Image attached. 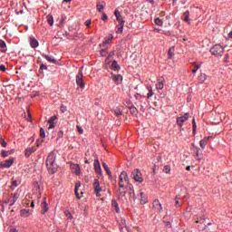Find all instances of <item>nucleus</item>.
<instances>
[{"label": "nucleus", "instance_id": "nucleus-1", "mask_svg": "<svg viewBox=\"0 0 232 232\" xmlns=\"http://www.w3.org/2000/svg\"><path fill=\"white\" fill-rule=\"evenodd\" d=\"M128 184H130V178L128 177V173L126 171H122L119 176V189L121 197H124L126 195V189L128 188Z\"/></svg>", "mask_w": 232, "mask_h": 232}, {"label": "nucleus", "instance_id": "nucleus-2", "mask_svg": "<svg viewBox=\"0 0 232 232\" xmlns=\"http://www.w3.org/2000/svg\"><path fill=\"white\" fill-rule=\"evenodd\" d=\"M57 159V156L55 155V152H50L47 160H46V168L49 173L53 175V173L57 172V169H59V166L57 165V162L55 161Z\"/></svg>", "mask_w": 232, "mask_h": 232}, {"label": "nucleus", "instance_id": "nucleus-3", "mask_svg": "<svg viewBox=\"0 0 232 232\" xmlns=\"http://www.w3.org/2000/svg\"><path fill=\"white\" fill-rule=\"evenodd\" d=\"M210 53L215 57H222L224 55V47L220 44H215L210 48Z\"/></svg>", "mask_w": 232, "mask_h": 232}, {"label": "nucleus", "instance_id": "nucleus-4", "mask_svg": "<svg viewBox=\"0 0 232 232\" xmlns=\"http://www.w3.org/2000/svg\"><path fill=\"white\" fill-rule=\"evenodd\" d=\"M83 77L84 76L82 75V67H81L78 74L76 75V84L82 89H84V86H85L84 80H82Z\"/></svg>", "mask_w": 232, "mask_h": 232}, {"label": "nucleus", "instance_id": "nucleus-5", "mask_svg": "<svg viewBox=\"0 0 232 232\" xmlns=\"http://www.w3.org/2000/svg\"><path fill=\"white\" fill-rule=\"evenodd\" d=\"M94 193L96 197L101 198V192L102 191V187L99 182V179H95L93 182Z\"/></svg>", "mask_w": 232, "mask_h": 232}, {"label": "nucleus", "instance_id": "nucleus-6", "mask_svg": "<svg viewBox=\"0 0 232 232\" xmlns=\"http://www.w3.org/2000/svg\"><path fill=\"white\" fill-rule=\"evenodd\" d=\"M152 209L156 213H164V210L162 208V204H160V201L159 199H155L152 203Z\"/></svg>", "mask_w": 232, "mask_h": 232}, {"label": "nucleus", "instance_id": "nucleus-7", "mask_svg": "<svg viewBox=\"0 0 232 232\" xmlns=\"http://www.w3.org/2000/svg\"><path fill=\"white\" fill-rule=\"evenodd\" d=\"M131 177L136 182H143L144 181V179H142V174L137 169L132 171Z\"/></svg>", "mask_w": 232, "mask_h": 232}, {"label": "nucleus", "instance_id": "nucleus-8", "mask_svg": "<svg viewBox=\"0 0 232 232\" xmlns=\"http://www.w3.org/2000/svg\"><path fill=\"white\" fill-rule=\"evenodd\" d=\"M188 119H189V113H185L183 116L179 117L177 119V124L179 128H182L184 122H186V121H188Z\"/></svg>", "mask_w": 232, "mask_h": 232}, {"label": "nucleus", "instance_id": "nucleus-9", "mask_svg": "<svg viewBox=\"0 0 232 232\" xmlns=\"http://www.w3.org/2000/svg\"><path fill=\"white\" fill-rule=\"evenodd\" d=\"M138 197L140 198V204H142V205L148 204V196H146V194L144 192H140Z\"/></svg>", "mask_w": 232, "mask_h": 232}, {"label": "nucleus", "instance_id": "nucleus-10", "mask_svg": "<svg viewBox=\"0 0 232 232\" xmlns=\"http://www.w3.org/2000/svg\"><path fill=\"white\" fill-rule=\"evenodd\" d=\"M112 81L117 85L121 84L122 82V75H121V74H112Z\"/></svg>", "mask_w": 232, "mask_h": 232}, {"label": "nucleus", "instance_id": "nucleus-11", "mask_svg": "<svg viewBox=\"0 0 232 232\" xmlns=\"http://www.w3.org/2000/svg\"><path fill=\"white\" fill-rule=\"evenodd\" d=\"M94 171L101 175L102 173V169H101V163L99 162V160H94Z\"/></svg>", "mask_w": 232, "mask_h": 232}, {"label": "nucleus", "instance_id": "nucleus-12", "mask_svg": "<svg viewBox=\"0 0 232 232\" xmlns=\"http://www.w3.org/2000/svg\"><path fill=\"white\" fill-rule=\"evenodd\" d=\"M55 121H57V116H53L48 120L49 130L55 128Z\"/></svg>", "mask_w": 232, "mask_h": 232}, {"label": "nucleus", "instance_id": "nucleus-13", "mask_svg": "<svg viewBox=\"0 0 232 232\" xmlns=\"http://www.w3.org/2000/svg\"><path fill=\"white\" fill-rule=\"evenodd\" d=\"M14 164V160H7L0 163V168H10Z\"/></svg>", "mask_w": 232, "mask_h": 232}, {"label": "nucleus", "instance_id": "nucleus-14", "mask_svg": "<svg viewBox=\"0 0 232 232\" xmlns=\"http://www.w3.org/2000/svg\"><path fill=\"white\" fill-rule=\"evenodd\" d=\"M71 169L76 175H81V167H79V164H71Z\"/></svg>", "mask_w": 232, "mask_h": 232}, {"label": "nucleus", "instance_id": "nucleus-15", "mask_svg": "<svg viewBox=\"0 0 232 232\" xmlns=\"http://www.w3.org/2000/svg\"><path fill=\"white\" fill-rule=\"evenodd\" d=\"M35 151H37L35 147H29L25 149V157H30V155H32V153H35Z\"/></svg>", "mask_w": 232, "mask_h": 232}, {"label": "nucleus", "instance_id": "nucleus-16", "mask_svg": "<svg viewBox=\"0 0 232 232\" xmlns=\"http://www.w3.org/2000/svg\"><path fill=\"white\" fill-rule=\"evenodd\" d=\"M80 187H81V181H78L75 184V188H74V193H75L76 198H78V199H81V198H82V196L79 194Z\"/></svg>", "mask_w": 232, "mask_h": 232}, {"label": "nucleus", "instance_id": "nucleus-17", "mask_svg": "<svg viewBox=\"0 0 232 232\" xmlns=\"http://www.w3.org/2000/svg\"><path fill=\"white\" fill-rule=\"evenodd\" d=\"M164 79H159L156 83V90H164Z\"/></svg>", "mask_w": 232, "mask_h": 232}, {"label": "nucleus", "instance_id": "nucleus-18", "mask_svg": "<svg viewBox=\"0 0 232 232\" xmlns=\"http://www.w3.org/2000/svg\"><path fill=\"white\" fill-rule=\"evenodd\" d=\"M202 150H204V147L196 148L194 151H196V155L198 157V160H200L202 159Z\"/></svg>", "mask_w": 232, "mask_h": 232}, {"label": "nucleus", "instance_id": "nucleus-19", "mask_svg": "<svg viewBox=\"0 0 232 232\" xmlns=\"http://www.w3.org/2000/svg\"><path fill=\"white\" fill-rule=\"evenodd\" d=\"M114 14L119 24H121V23H124V20H122V15H121V13L118 10L114 12Z\"/></svg>", "mask_w": 232, "mask_h": 232}, {"label": "nucleus", "instance_id": "nucleus-20", "mask_svg": "<svg viewBox=\"0 0 232 232\" xmlns=\"http://www.w3.org/2000/svg\"><path fill=\"white\" fill-rule=\"evenodd\" d=\"M30 46L31 48H37L39 46V42L35 38H30Z\"/></svg>", "mask_w": 232, "mask_h": 232}, {"label": "nucleus", "instance_id": "nucleus-21", "mask_svg": "<svg viewBox=\"0 0 232 232\" xmlns=\"http://www.w3.org/2000/svg\"><path fill=\"white\" fill-rule=\"evenodd\" d=\"M111 70H113L114 72H117L119 70H121V66L119 65V63H117V61H113L111 65Z\"/></svg>", "mask_w": 232, "mask_h": 232}, {"label": "nucleus", "instance_id": "nucleus-22", "mask_svg": "<svg viewBox=\"0 0 232 232\" xmlns=\"http://www.w3.org/2000/svg\"><path fill=\"white\" fill-rule=\"evenodd\" d=\"M113 40V34H109L108 37L104 38L103 44H110Z\"/></svg>", "mask_w": 232, "mask_h": 232}, {"label": "nucleus", "instance_id": "nucleus-23", "mask_svg": "<svg viewBox=\"0 0 232 232\" xmlns=\"http://www.w3.org/2000/svg\"><path fill=\"white\" fill-rule=\"evenodd\" d=\"M208 79V75H206V73H201L198 77V80L199 81V82H205Z\"/></svg>", "mask_w": 232, "mask_h": 232}, {"label": "nucleus", "instance_id": "nucleus-24", "mask_svg": "<svg viewBox=\"0 0 232 232\" xmlns=\"http://www.w3.org/2000/svg\"><path fill=\"white\" fill-rule=\"evenodd\" d=\"M46 211H48V203H46V201H44L42 203V213H43V215H44V213H46Z\"/></svg>", "mask_w": 232, "mask_h": 232}, {"label": "nucleus", "instance_id": "nucleus-25", "mask_svg": "<svg viewBox=\"0 0 232 232\" xmlns=\"http://www.w3.org/2000/svg\"><path fill=\"white\" fill-rule=\"evenodd\" d=\"M44 59H46V61H48L49 63H53V64H55V63H57V60L54 58H52V56L50 55H44Z\"/></svg>", "mask_w": 232, "mask_h": 232}, {"label": "nucleus", "instance_id": "nucleus-26", "mask_svg": "<svg viewBox=\"0 0 232 232\" xmlns=\"http://www.w3.org/2000/svg\"><path fill=\"white\" fill-rule=\"evenodd\" d=\"M124 29V22H121V24H120L117 26V31L116 34H122V30Z\"/></svg>", "mask_w": 232, "mask_h": 232}, {"label": "nucleus", "instance_id": "nucleus-27", "mask_svg": "<svg viewBox=\"0 0 232 232\" xmlns=\"http://www.w3.org/2000/svg\"><path fill=\"white\" fill-rule=\"evenodd\" d=\"M183 21H185V23H189V11L183 13Z\"/></svg>", "mask_w": 232, "mask_h": 232}, {"label": "nucleus", "instance_id": "nucleus-28", "mask_svg": "<svg viewBox=\"0 0 232 232\" xmlns=\"http://www.w3.org/2000/svg\"><path fill=\"white\" fill-rule=\"evenodd\" d=\"M0 48H2V52L3 53H6V43H5V41L3 40H0Z\"/></svg>", "mask_w": 232, "mask_h": 232}, {"label": "nucleus", "instance_id": "nucleus-29", "mask_svg": "<svg viewBox=\"0 0 232 232\" xmlns=\"http://www.w3.org/2000/svg\"><path fill=\"white\" fill-rule=\"evenodd\" d=\"M21 217H30V210L29 209H22Z\"/></svg>", "mask_w": 232, "mask_h": 232}, {"label": "nucleus", "instance_id": "nucleus-30", "mask_svg": "<svg viewBox=\"0 0 232 232\" xmlns=\"http://www.w3.org/2000/svg\"><path fill=\"white\" fill-rule=\"evenodd\" d=\"M47 23L50 26H53V16L49 14L47 15Z\"/></svg>", "mask_w": 232, "mask_h": 232}, {"label": "nucleus", "instance_id": "nucleus-31", "mask_svg": "<svg viewBox=\"0 0 232 232\" xmlns=\"http://www.w3.org/2000/svg\"><path fill=\"white\" fill-rule=\"evenodd\" d=\"M193 64H194V69L192 70V73H197V72H198V70H200L202 65L196 64L195 63H193Z\"/></svg>", "mask_w": 232, "mask_h": 232}, {"label": "nucleus", "instance_id": "nucleus-32", "mask_svg": "<svg viewBox=\"0 0 232 232\" xmlns=\"http://www.w3.org/2000/svg\"><path fill=\"white\" fill-rule=\"evenodd\" d=\"M17 194H14L12 198V199L10 200V206H14L15 204V202H17Z\"/></svg>", "mask_w": 232, "mask_h": 232}, {"label": "nucleus", "instance_id": "nucleus-33", "mask_svg": "<svg viewBox=\"0 0 232 232\" xmlns=\"http://www.w3.org/2000/svg\"><path fill=\"white\" fill-rule=\"evenodd\" d=\"M103 169H105L107 175L111 178V171H110V168L108 167V165H106V163H103Z\"/></svg>", "mask_w": 232, "mask_h": 232}, {"label": "nucleus", "instance_id": "nucleus-34", "mask_svg": "<svg viewBox=\"0 0 232 232\" xmlns=\"http://www.w3.org/2000/svg\"><path fill=\"white\" fill-rule=\"evenodd\" d=\"M8 155H12V150H2V157L6 158Z\"/></svg>", "mask_w": 232, "mask_h": 232}, {"label": "nucleus", "instance_id": "nucleus-35", "mask_svg": "<svg viewBox=\"0 0 232 232\" xmlns=\"http://www.w3.org/2000/svg\"><path fill=\"white\" fill-rule=\"evenodd\" d=\"M111 204H112L113 208H115L116 213H119V211H120L121 209L119 208V204L117 203V201L112 200V201H111Z\"/></svg>", "mask_w": 232, "mask_h": 232}, {"label": "nucleus", "instance_id": "nucleus-36", "mask_svg": "<svg viewBox=\"0 0 232 232\" xmlns=\"http://www.w3.org/2000/svg\"><path fill=\"white\" fill-rule=\"evenodd\" d=\"M130 111L131 115H137V113H139L136 107H130Z\"/></svg>", "mask_w": 232, "mask_h": 232}, {"label": "nucleus", "instance_id": "nucleus-37", "mask_svg": "<svg viewBox=\"0 0 232 232\" xmlns=\"http://www.w3.org/2000/svg\"><path fill=\"white\" fill-rule=\"evenodd\" d=\"M171 168L169 165H165L163 168V173H170Z\"/></svg>", "mask_w": 232, "mask_h": 232}, {"label": "nucleus", "instance_id": "nucleus-38", "mask_svg": "<svg viewBox=\"0 0 232 232\" xmlns=\"http://www.w3.org/2000/svg\"><path fill=\"white\" fill-rule=\"evenodd\" d=\"M154 23H155V24H157V26H162L164 22H162V20L160 18H156Z\"/></svg>", "mask_w": 232, "mask_h": 232}, {"label": "nucleus", "instance_id": "nucleus-39", "mask_svg": "<svg viewBox=\"0 0 232 232\" xmlns=\"http://www.w3.org/2000/svg\"><path fill=\"white\" fill-rule=\"evenodd\" d=\"M148 91L147 98L150 99V97H153V89H151V87H148Z\"/></svg>", "mask_w": 232, "mask_h": 232}, {"label": "nucleus", "instance_id": "nucleus-40", "mask_svg": "<svg viewBox=\"0 0 232 232\" xmlns=\"http://www.w3.org/2000/svg\"><path fill=\"white\" fill-rule=\"evenodd\" d=\"M208 140H209V138H205L204 140H201L199 141L200 146H206L208 145Z\"/></svg>", "mask_w": 232, "mask_h": 232}, {"label": "nucleus", "instance_id": "nucleus-41", "mask_svg": "<svg viewBox=\"0 0 232 232\" xmlns=\"http://www.w3.org/2000/svg\"><path fill=\"white\" fill-rule=\"evenodd\" d=\"M175 52V47H172L169 49V59H171L173 57V53Z\"/></svg>", "mask_w": 232, "mask_h": 232}, {"label": "nucleus", "instance_id": "nucleus-42", "mask_svg": "<svg viewBox=\"0 0 232 232\" xmlns=\"http://www.w3.org/2000/svg\"><path fill=\"white\" fill-rule=\"evenodd\" d=\"M96 8L98 12H102V10H104V5H101V3H97Z\"/></svg>", "mask_w": 232, "mask_h": 232}, {"label": "nucleus", "instance_id": "nucleus-43", "mask_svg": "<svg viewBox=\"0 0 232 232\" xmlns=\"http://www.w3.org/2000/svg\"><path fill=\"white\" fill-rule=\"evenodd\" d=\"M114 114H115L116 117H121V115H122V112L121 111V110L115 109L114 110Z\"/></svg>", "mask_w": 232, "mask_h": 232}, {"label": "nucleus", "instance_id": "nucleus-44", "mask_svg": "<svg viewBox=\"0 0 232 232\" xmlns=\"http://www.w3.org/2000/svg\"><path fill=\"white\" fill-rule=\"evenodd\" d=\"M40 137H42V139H44L46 137L44 129H43V128L40 129Z\"/></svg>", "mask_w": 232, "mask_h": 232}, {"label": "nucleus", "instance_id": "nucleus-45", "mask_svg": "<svg viewBox=\"0 0 232 232\" xmlns=\"http://www.w3.org/2000/svg\"><path fill=\"white\" fill-rule=\"evenodd\" d=\"M192 130L193 131H197V122L195 121V119L192 120Z\"/></svg>", "mask_w": 232, "mask_h": 232}, {"label": "nucleus", "instance_id": "nucleus-46", "mask_svg": "<svg viewBox=\"0 0 232 232\" xmlns=\"http://www.w3.org/2000/svg\"><path fill=\"white\" fill-rule=\"evenodd\" d=\"M66 110H67V108H66L65 105H62V106L60 107V111H61V113H65Z\"/></svg>", "mask_w": 232, "mask_h": 232}, {"label": "nucleus", "instance_id": "nucleus-47", "mask_svg": "<svg viewBox=\"0 0 232 232\" xmlns=\"http://www.w3.org/2000/svg\"><path fill=\"white\" fill-rule=\"evenodd\" d=\"M0 145L1 146H6V141H5V140L1 136H0Z\"/></svg>", "mask_w": 232, "mask_h": 232}, {"label": "nucleus", "instance_id": "nucleus-48", "mask_svg": "<svg viewBox=\"0 0 232 232\" xmlns=\"http://www.w3.org/2000/svg\"><path fill=\"white\" fill-rule=\"evenodd\" d=\"M85 25H86L88 28H90V26L92 25V20H87V21L85 22Z\"/></svg>", "mask_w": 232, "mask_h": 232}, {"label": "nucleus", "instance_id": "nucleus-49", "mask_svg": "<svg viewBox=\"0 0 232 232\" xmlns=\"http://www.w3.org/2000/svg\"><path fill=\"white\" fill-rule=\"evenodd\" d=\"M0 72H6V67L4 64L0 65Z\"/></svg>", "mask_w": 232, "mask_h": 232}, {"label": "nucleus", "instance_id": "nucleus-50", "mask_svg": "<svg viewBox=\"0 0 232 232\" xmlns=\"http://www.w3.org/2000/svg\"><path fill=\"white\" fill-rule=\"evenodd\" d=\"M48 67H46V65H44V63L41 64L40 66V70H47Z\"/></svg>", "mask_w": 232, "mask_h": 232}, {"label": "nucleus", "instance_id": "nucleus-51", "mask_svg": "<svg viewBox=\"0 0 232 232\" xmlns=\"http://www.w3.org/2000/svg\"><path fill=\"white\" fill-rule=\"evenodd\" d=\"M66 217H68V218H70V219L73 218V216H72V213H70V212L66 213Z\"/></svg>", "mask_w": 232, "mask_h": 232}, {"label": "nucleus", "instance_id": "nucleus-52", "mask_svg": "<svg viewBox=\"0 0 232 232\" xmlns=\"http://www.w3.org/2000/svg\"><path fill=\"white\" fill-rule=\"evenodd\" d=\"M102 19V21H108V15L106 14H103Z\"/></svg>", "mask_w": 232, "mask_h": 232}, {"label": "nucleus", "instance_id": "nucleus-53", "mask_svg": "<svg viewBox=\"0 0 232 232\" xmlns=\"http://www.w3.org/2000/svg\"><path fill=\"white\" fill-rule=\"evenodd\" d=\"M77 130H78V131H79V133H83V130H82V128H81V127H79V126H77Z\"/></svg>", "mask_w": 232, "mask_h": 232}, {"label": "nucleus", "instance_id": "nucleus-54", "mask_svg": "<svg viewBox=\"0 0 232 232\" xmlns=\"http://www.w3.org/2000/svg\"><path fill=\"white\" fill-rule=\"evenodd\" d=\"M12 186H14V188H17V181H13Z\"/></svg>", "mask_w": 232, "mask_h": 232}, {"label": "nucleus", "instance_id": "nucleus-55", "mask_svg": "<svg viewBox=\"0 0 232 232\" xmlns=\"http://www.w3.org/2000/svg\"><path fill=\"white\" fill-rule=\"evenodd\" d=\"M34 188H35L36 190H37V189H40L39 184H38V183H35Z\"/></svg>", "mask_w": 232, "mask_h": 232}, {"label": "nucleus", "instance_id": "nucleus-56", "mask_svg": "<svg viewBox=\"0 0 232 232\" xmlns=\"http://www.w3.org/2000/svg\"><path fill=\"white\" fill-rule=\"evenodd\" d=\"M225 59H226V62L227 63V59H229V54H228V53H227V54L225 55Z\"/></svg>", "mask_w": 232, "mask_h": 232}, {"label": "nucleus", "instance_id": "nucleus-57", "mask_svg": "<svg viewBox=\"0 0 232 232\" xmlns=\"http://www.w3.org/2000/svg\"><path fill=\"white\" fill-rule=\"evenodd\" d=\"M9 232H19V231H17V229L15 228H12Z\"/></svg>", "mask_w": 232, "mask_h": 232}, {"label": "nucleus", "instance_id": "nucleus-58", "mask_svg": "<svg viewBox=\"0 0 232 232\" xmlns=\"http://www.w3.org/2000/svg\"><path fill=\"white\" fill-rule=\"evenodd\" d=\"M228 39H232V31L228 34Z\"/></svg>", "mask_w": 232, "mask_h": 232}, {"label": "nucleus", "instance_id": "nucleus-59", "mask_svg": "<svg viewBox=\"0 0 232 232\" xmlns=\"http://www.w3.org/2000/svg\"><path fill=\"white\" fill-rule=\"evenodd\" d=\"M190 169H191V167L190 166H187L186 170L187 171H190Z\"/></svg>", "mask_w": 232, "mask_h": 232}, {"label": "nucleus", "instance_id": "nucleus-60", "mask_svg": "<svg viewBox=\"0 0 232 232\" xmlns=\"http://www.w3.org/2000/svg\"><path fill=\"white\" fill-rule=\"evenodd\" d=\"M63 3H72V0H63Z\"/></svg>", "mask_w": 232, "mask_h": 232}, {"label": "nucleus", "instance_id": "nucleus-61", "mask_svg": "<svg viewBox=\"0 0 232 232\" xmlns=\"http://www.w3.org/2000/svg\"><path fill=\"white\" fill-rule=\"evenodd\" d=\"M105 52H106L105 50H102V51H101L102 55H104L103 53H104Z\"/></svg>", "mask_w": 232, "mask_h": 232}, {"label": "nucleus", "instance_id": "nucleus-62", "mask_svg": "<svg viewBox=\"0 0 232 232\" xmlns=\"http://www.w3.org/2000/svg\"><path fill=\"white\" fill-rule=\"evenodd\" d=\"M34 206H35V205L34 204V202H32V203H31V208H34Z\"/></svg>", "mask_w": 232, "mask_h": 232}, {"label": "nucleus", "instance_id": "nucleus-63", "mask_svg": "<svg viewBox=\"0 0 232 232\" xmlns=\"http://www.w3.org/2000/svg\"><path fill=\"white\" fill-rule=\"evenodd\" d=\"M85 164H90V161L88 160H86Z\"/></svg>", "mask_w": 232, "mask_h": 232}, {"label": "nucleus", "instance_id": "nucleus-64", "mask_svg": "<svg viewBox=\"0 0 232 232\" xmlns=\"http://www.w3.org/2000/svg\"><path fill=\"white\" fill-rule=\"evenodd\" d=\"M148 3H153V0H147Z\"/></svg>", "mask_w": 232, "mask_h": 232}]
</instances>
